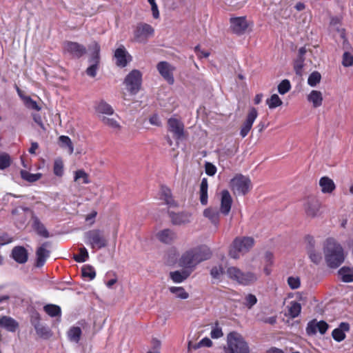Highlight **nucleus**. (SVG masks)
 <instances>
[{
    "mask_svg": "<svg viewBox=\"0 0 353 353\" xmlns=\"http://www.w3.org/2000/svg\"><path fill=\"white\" fill-rule=\"evenodd\" d=\"M228 277L242 285H249L254 283L258 279V276L251 272H243L241 270L234 266H230L225 272Z\"/></svg>",
    "mask_w": 353,
    "mask_h": 353,
    "instance_id": "4",
    "label": "nucleus"
},
{
    "mask_svg": "<svg viewBox=\"0 0 353 353\" xmlns=\"http://www.w3.org/2000/svg\"><path fill=\"white\" fill-rule=\"evenodd\" d=\"M170 217L172 224L181 225L190 223L192 214L186 212L179 213L170 212Z\"/></svg>",
    "mask_w": 353,
    "mask_h": 353,
    "instance_id": "26",
    "label": "nucleus"
},
{
    "mask_svg": "<svg viewBox=\"0 0 353 353\" xmlns=\"http://www.w3.org/2000/svg\"><path fill=\"white\" fill-rule=\"evenodd\" d=\"M212 345V341L208 337H205L202 339L198 343L192 345L191 343L189 342L188 344V350H190L191 348L194 350L198 349L201 347H211Z\"/></svg>",
    "mask_w": 353,
    "mask_h": 353,
    "instance_id": "53",
    "label": "nucleus"
},
{
    "mask_svg": "<svg viewBox=\"0 0 353 353\" xmlns=\"http://www.w3.org/2000/svg\"><path fill=\"white\" fill-rule=\"evenodd\" d=\"M89 257L87 249L81 247L79 249V254L74 256V259L78 263H83L88 260Z\"/></svg>",
    "mask_w": 353,
    "mask_h": 353,
    "instance_id": "52",
    "label": "nucleus"
},
{
    "mask_svg": "<svg viewBox=\"0 0 353 353\" xmlns=\"http://www.w3.org/2000/svg\"><path fill=\"white\" fill-rule=\"evenodd\" d=\"M64 50L71 56L81 57L85 53V48L77 42L68 41L64 44Z\"/></svg>",
    "mask_w": 353,
    "mask_h": 353,
    "instance_id": "21",
    "label": "nucleus"
},
{
    "mask_svg": "<svg viewBox=\"0 0 353 353\" xmlns=\"http://www.w3.org/2000/svg\"><path fill=\"white\" fill-rule=\"evenodd\" d=\"M13 219L17 228H23L28 216H34L33 212L28 208H17L12 210Z\"/></svg>",
    "mask_w": 353,
    "mask_h": 353,
    "instance_id": "13",
    "label": "nucleus"
},
{
    "mask_svg": "<svg viewBox=\"0 0 353 353\" xmlns=\"http://www.w3.org/2000/svg\"><path fill=\"white\" fill-rule=\"evenodd\" d=\"M32 228L39 236L45 238L49 236V233L46 227L35 216H32Z\"/></svg>",
    "mask_w": 353,
    "mask_h": 353,
    "instance_id": "37",
    "label": "nucleus"
},
{
    "mask_svg": "<svg viewBox=\"0 0 353 353\" xmlns=\"http://www.w3.org/2000/svg\"><path fill=\"white\" fill-rule=\"evenodd\" d=\"M12 241V239L6 233H0V248Z\"/></svg>",
    "mask_w": 353,
    "mask_h": 353,
    "instance_id": "64",
    "label": "nucleus"
},
{
    "mask_svg": "<svg viewBox=\"0 0 353 353\" xmlns=\"http://www.w3.org/2000/svg\"><path fill=\"white\" fill-rule=\"evenodd\" d=\"M223 336L222 328L219 323L216 322L212 326L210 332V336L214 339H218Z\"/></svg>",
    "mask_w": 353,
    "mask_h": 353,
    "instance_id": "54",
    "label": "nucleus"
},
{
    "mask_svg": "<svg viewBox=\"0 0 353 353\" xmlns=\"http://www.w3.org/2000/svg\"><path fill=\"white\" fill-rule=\"evenodd\" d=\"M81 336V330L79 327H72L68 332V337L72 342L77 343Z\"/></svg>",
    "mask_w": 353,
    "mask_h": 353,
    "instance_id": "44",
    "label": "nucleus"
},
{
    "mask_svg": "<svg viewBox=\"0 0 353 353\" xmlns=\"http://www.w3.org/2000/svg\"><path fill=\"white\" fill-rule=\"evenodd\" d=\"M344 50H345V52L343 54L342 65L344 67H350L353 65V55L350 52L347 51L349 49Z\"/></svg>",
    "mask_w": 353,
    "mask_h": 353,
    "instance_id": "56",
    "label": "nucleus"
},
{
    "mask_svg": "<svg viewBox=\"0 0 353 353\" xmlns=\"http://www.w3.org/2000/svg\"><path fill=\"white\" fill-rule=\"evenodd\" d=\"M12 256L14 261L19 263H25L28 261V252L22 246H17L13 248Z\"/></svg>",
    "mask_w": 353,
    "mask_h": 353,
    "instance_id": "31",
    "label": "nucleus"
},
{
    "mask_svg": "<svg viewBox=\"0 0 353 353\" xmlns=\"http://www.w3.org/2000/svg\"><path fill=\"white\" fill-rule=\"evenodd\" d=\"M114 57L116 59L117 65L121 68L125 67L132 61V56L122 45L116 49Z\"/></svg>",
    "mask_w": 353,
    "mask_h": 353,
    "instance_id": "16",
    "label": "nucleus"
},
{
    "mask_svg": "<svg viewBox=\"0 0 353 353\" xmlns=\"http://www.w3.org/2000/svg\"><path fill=\"white\" fill-rule=\"evenodd\" d=\"M53 172L57 176L59 177H61L63 175V162L61 159L58 158L54 160Z\"/></svg>",
    "mask_w": 353,
    "mask_h": 353,
    "instance_id": "49",
    "label": "nucleus"
},
{
    "mask_svg": "<svg viewBox=\"0 0 353 353\" xmlns=\"http://www.w3.org/2000/svg\"><path fill=\"white\" fill-rule=\"evenodd\" d=\"M157 238L163 243L172 244L176 240L177 234L173 230L164 229L157 234Z\"/></svg>",
    "mask_w": 353,
    "mask_h": 353,
    "instance_id": "25",
    "label": "nucleus"
},
{
    "mask_svg": "<svg viewBox=\"0 0 353 353\" xmlns=\"http://www.w3.org/2000/svg\"><path fill=\"white\" fill-rule=\"evenodd\" d=\"M168 130L173 134L176 139H181L184 134L183 123L176 117H171L168 121Z\"/></svg>",
    "mask_w": 353,
    "mask_h": 353,
    "instance_id": "14",
    "label": "nucleus"
},
{
    "mask_svg": "<svg viewBox=\"0 0 353 353\" xmlns=\"http://www.w3.org/2000/svg\"><path fill=\"white\" fill-rule=\"evenodd\" d=\"M194 52L199 59L207 58L210 55L209 52L201 50L199 46H196L194 48Z\"/></svg>",
    "mask_w": 353,
    "mask_h": 353,
    "instance_id": "63",
    "label": "nucleus"
},
{
    "mask_svg": "<svg viewBox=\"0 0 353 353\" xmlns=\"http://www.w3.org/2000/svg\"><path fill=\"white\" fill-rule=\"evenodd\" d=\"M350 325L347 323H341L339 327L332 331V335L333 339L337 342L342 341L345 338V332L348 331Z\"/></svg>",
    "mask_w": 353,
    "mask_h": 353,
    "instance_id": "33",
    "label": "nucleus"
},
{
    "mask_svg": "<svg viewBox=\"0 0 353 353\" xmlns=\"http://www.w3.org/2000/svg\"><path fill=\"white\" fill-rule=\"evenodd\" d=\"M83 241L92 250H100L108 245V239L103 231L99 229H92L85 232Z\"/></svg>",
    "mask_w": 353,
    "mask_h": 353,
    "instance_id": "5",
    "label": "nucleus"
},
{
    "mask_svg": "<svg viewBox=\"0 0 353 353\" xmlns=\"http://www.w3.org/2000/svg\"><path fill=\"white\" fill-rule=\"evenodd\" d=\"M89 50L91 51L88 60L90 65L86 70V74L90 77H94L97 74L100 60V46L97 43H93L89 46Z\"/></svg>",
    "mask_w": 353,
    "mask_h": 353,
    "instance_id": "10",
    "label": "nucleus"
},
{
    "mask_svg": "<svg viewBox=\"0 0 353 353\" xmlns=\"http://www.w3.org/2000/svg\"><path fill=\"white\" fill-rule=\"evenodd\" d=\"M224 274V270L221 265H214L210 270V275L213 279L219 281Z\"/></svg>",
    "mask_w": 353,
    "mask_h": 353,
    "instance_id": "47",
    "label": "nucleus"
},
{
    "mask_svg": "<svg viewBox=\"0 0 353 353\" xmlns=\"http://www.w3.org/2000/svg\"><path fill=\"white\" fill-rule=\"evenodd\" d=\"M230 186L236 195H245L252 188L250 179L242 174H237L230 180Z\"/></svg>",
    "mask_w": 353,
    "mask_h": 353,
    "instance_id": "8",
    "label": "nucleus"
},
{
    "mask_svg": "<svg viewBox=\"0 0 353 353\" xmlns=\"http://www.w3.org/2000/svg\"><path fill=\"white\" fill-rule=\"evenodd\" d=\"M81 273L83 277L88 278L90 281L94 279L96 276V272L94 268L88 265H84L82 268Z\"/></svg>",
    "mask_w": 353,
    "mask_h": 353,
    "instance_id": "51",
    "label": "nucleus"
},
{
    "mask_svg": "<svg viewBox=\"0 0 353 353\" xmlns=\"http://www.w3.org/2000/svg\"><path fill=\"white\" fill-rule=\"evenodd\" d=\"M220 211L213 208H208L203 211V216L217 229L220 221Z\"/></svg>",
    "mask_w": 353,
    "mask_h": 353,
    "instance_id": "27",
    "label": "nucleus"
},
{
    "mask_svg": "<svg viewBox=\"0 0 353 353\" xmlns=\"http://www.w3.org/2000/svg\"><path fill=\"white\" fill-rule=\"evenodd\" d=\"M191 272L188 270L180 271H174L170 273V276L174 283H180L184 281L190 275Z\"/></svg>",
    "mask_w": 353,
    "mask_h": 353,
    "instance_id": "39",
    "label": "nucleus"
},
{
    "mask_svg": "<svg viewBox=\"0 0 353 353\" xmlns=\"http://www.w3.org/2000/svg\"><path fill=\"white\" fill-rule=\"evenodd\" d=\"M307 101L312 105V107L317 108L322 105L323 94L321 91L313 90L307 95Z\"/></svg>",
    "mask_w": 353,
    "mask_h": 353,
    "instance_id": "28",
    "label": "nucleus"
},
{
    "mask_svg": "<svg viewBox=\"0 0 353 353\" xmlns=\"http://www.w3.org/2000/svg\"><path fill=\"white\" fill-rule=\"evenodd\" d=\"M230 26L234 33L241 34L244 33L248 28V23L244 17H235L230 19Z\"/></svg>",
    "mask_w": 353,
    "mask_h": 353,
    "instance_id": "24",
    "label": "nucleus"
},
{
    "mask_svg": "<svg viewBox=\"0 0 353 353\" xmlns=\"http://www.w3.org/2000/svg\"><path fill=\"white\" fill-rule=\"evenodd\" d=\"M301 311V305L299 303L296 301H291L288 306V315L294 319L300 314Z\"/></svg>",
    "mask_w": 353,
    "mask_h": 353,
    "instance_id": "42",
    "label": "nucleus"
},
{
    "mask_svg": "<svg viewBox=\"0 0 353 353\" xmlns=\"http://www.w3.org/2000/svg\"><path fill=\"white\" fill-rule=\"evenodd\" d=\"M283 103L280 97L276 94H272L270 98L267 99L266 104L268 105L270 109H274Z\"/></svg>",
    "mask_w": 353,
    "mask_h": 353,
    "instance_id": "48",
    "label": "nucleus"
},
{
    "mask_svg": "<svg viewBox=\"0 0 353 353\" xmlns=\"http://www.w3.org/2000/svg\"><path fill=\"white\" fill-rule=\"evenodd\" d=\"M254 239L252 237H237L236 238L230 249V257L237 259L241 254H244L253 246Z\"/></svg>",
    "mask_w": 353,
    "mask_h": 353,
    "instance_id": "6",
    "label": "nucleus"
},
{
    "mask_svg": "<svg viewBox=\"0 0 353 353\" xmlns=\"http://www.w3.org/2000/svg\"><path fill=\"white\" fill-rule=\"evenodd\" d=\"M328 329L327 323L324 321H317L316 319L310 321L306 327V332L308 335L312 336L319 332L324 334Z\"/></svg>",
    "mask_w": 353,
    "mask_h": 353,
    "instance_id": "15",
    "label": "nucleus"
},
{
    "mask_svg": "<svg viewBox=\"0 0 353 353\" xmlns=\"http://www.w3.org/2000/svg\"><path fill=\"white\" fill-rule=\"evenodd\" d=\"M44 311L51 317L61 316V307L57 305L48 304L44 306Z\"/></svg>",
    "mask_w": 353,
    "mask_h": 353,
    "instance_id": "45",
    "label": "nucleus"
},
{
    "mask_svg": "<svg viewBox=\"0 0 353 353\" xmlns=\"http://www.w3.org/2000/svg\"><path fill=\"white\" fill-rule=\"evenodd\" d=\"M74 182L78 185L90 183L88 174L83 170H77L74 172Z\"/></svg>",
    "mask_w": 353,
    "mask_h": 353,
    "instance_id": "36",
    "label": "nucleus"
},
{
    "mask_svg": "<svg viewBox=\"0 0 353 353\" xmlns=\"http://www.w3.org/2000/svg\"><path fill=\"white\" fill-rule=\"evenodd\" d=\"M18 325V323L10 316H3L0 317V328H3L8 332H14L16 331Z\"/></svg>",
    "mask_w": 353,
    "mask_h": 353,
    "instance_id": "29",
    "label": "nucleus"
},
{
    "mask_svg": "<svg viewBox=\"0 0 353 353\" xmlns=\"http://www.w3.org/2000/svg\"><path fill=\"white\" fill-rule=\"evenodd\" d=\"M323 246L327 265L332 269L339 268L345 259L343 246L333 238L327 239Z\"/></svg>",
    "mask_w": 353,
    "mask_h": 353,
    "instance_id": "2",
    "label": "nucleus"
},
{
    "mask_svg": "<svg viewBox=\"0 0 353 353\" xmlns=\"http://www.w3.org/2000/svg\"><path fill=\"white\" fill-rule=\"evenodd\" d=\"M319 185L323 193H331L336 188L333 180L327 176H323L320 179Z\"/></svg>",
    "mask_w": 353,
    "mask_h": 353,
    "instance_id": "34",
    "label": "nucleus"
},
{
    "mask_svg": "<svg viewBox=\"0 0 353 353\" xmlns=\"http://www.w3.org/2000/svg\"><path fill=\"white\" fill-rule=\"evenodd\" d=\"M50 243L49 242L43 243L39 246L36 252L37 260L36 266L41 268L44 265L47 259L50 256V251L49 250Z\"/></svg>",
    "mask_w": 353,
    "mask_h": 353,
    "instance_id": "20",
    "label": "nucleus"
},
{
    "mask_svg": "<svg viewBox=\"0 0 353 353\" xmlns=\"http://www.w3.org/2000/svg\"><path fill=\"white\" fill-rule=\"evenodd\" d=\"M212 252L206 245H200L188 250L183 252L179 260V265L190 272L198 264L209 259Z\"/></svg>",
    "mask_w": 353,
    "mask_h": 353,
    "instance_id": "1",
    "label": "nucleus"
},
{
    "mask_svg": "<svg viewBox=\"0 0 353 353\" xmlns=\"http://www.w3.org/2000/svg\"><path fill=\"white\" fill-rule=\"evenodd\" d=\"M305 59L296 58L294 63V69L297 75L301 76Z\"/></svg>",
    "mask_w": 353,
    "mask_h": 353,
    "instance_id": "59",
    "label": "nucleus"
},
{
    "mask_svg": "<svg viewBox=\"0 0 353 353\" xmlns=\"http://www.w3.org/2000/svg\"><path fill=\"white\" fill-rule=\"evenodd\" d=\"M10 164V159L8 154L0 155V169L3 170L9 167Z\"/></svg>",
    "mask_w": 353,
    "mask_h": 353,
    "instance_id": "61",
    "label": "nucleus"
},
{
    "mask_svg": "<svg viewBox=\"0 0 353 353\" xmlns=\"http://www.w3.org/2000/svg\"><path fill=\"white\" fill-rule=\"evenodd\" d=\"M339 19L338 18H332L330 21V28L336 32L334 37L338 39L342 40L343 48L347 50L350 48V45L345 37V30L339 26Z\"/></svg>",
    "mask_w": 353,
    "mask_h": 353,
    "instance_id": "18",
    "label": "nucleus"
},
{
    "mask_svg": "<svg viewBox=\"0 0 353 353\" xmlns=\"http://www.w3.org/2000/svg\"><path fill=\"white\" fill-rule=\"evenodd\" d=\"M304 243L309 259L312 263L319 264L323 260L321 244L310 235L305 236Z\"/></svg>",
    "mask_w": 353,
    "mask_h": 353,
    "instance_id": "7",
    "label": "nucleus"
},
{
    "mask_svg": "<svg viewBox=\"0 0 353 353\" xmlns=\"http://www.w3.org/2000/svg\"><path fill=\"white\" fill-rule=\"evenodd\" d=\"M291 89V84L289 80H283L278 85V92L281 94H285Z\"/></svg>",
    "mask_w": 353,
    "mask_h": 353,
    "instance_id": "58",
    "label": "nucleus"
},
{
    "mask_svg": "<svg viewBox=\"0 0 353 353\" xmlns=\"http://www.w3.org/2000/svg\"><path fill=\"white\" fill-rule=\"evenodd\" d=\"M21 175L22 179L29 182H35L41 178V173L32 174L26 170H21Z\"/></svg>",
    "mask_w": 353,
    "mask_h": 353,
    "instance_id": "50",
    "label": "nucleus"
},
{
    "mask_svg": "<svg viewBox=\"0 0 353 353\" xmlns=\"http://www.w3.org/2000/svg\"><path fill=\"white\" fill-rule=\"evenodd\" d=\"M208 183L205 178L202 179L200 184V202L203 205H205L208 201Z\"/></svg>",
    "mask_w": 353,
    "mask_h": 353,
    "instance_id": "38",
    "label": "nucleus"
},
{
    "mask_svg": "<svg viewBox=\"0 0 353 353\" xmlns=\"http://www.w3.org/2000/svg\"><path fill=\"white\" fill-rule=\"evenodd\" d=\"M205 173L208 176H214L216 172V168L214 165L210 162H206L205 164Z\"/></svg>",
    "mask_w": 353,
    "mask_h": 353,
    "instance_id": "62",
    "label": "nucleus"
},
{
    "mask_svg": "<svg viewBox=\"0 0 353 353\" xmlns=\"http://www.w3.org/2000/svg\"><path fill=\"white\" fill-rule=\"evenodd\" d=\"M288 283L291 289H298L301 285L300 279L298 276H290L288 279Z\"/></svg>",
    "mask_w": 353,
    "mask_h": 353,
    "instance_id": "60",
    "label": "nucleus"
},
{
    "mask_svg": "<svg viewBox=\"0 0 353 353\" xmlns=\"http://www.w3.org/2000/svg\"><path fill=\"white\" fill-rule=\"evenodd\" d=\"M321 76L318 72H313L307 79V83L311 87H315L321 81Z\"/></svg>",
    "mask_w": 353,
    "mask_h": 353,
    "instance_id": "57",
    "label": "nucleus"
},
{
    "mask_svg": "<svg viewBox=\"0 0 353 353\" xmlns=\"http://www.w3.org/2000/svg\"><path fill=\"white\" fill-rule=\"evenodd\" d=\"M154 28L148 23H139L134 30V40L140 43H145L154 34Z\"/></svg>",
    "mask_w": 353,
    "mask_h": 353,
    "instance_id": "9",
    "label": "nucleus"
},
{
    "mask_svg": "<svg viewBox=\"0 0 353 353\" xmlns=\"http://www.w3.org/2000/svg\"><path fill=\"white\" fill-rule=\"evenodd\" d=\"M94 108L96 114L100 120L101 117L112 116L114 113V110L112 107L103 100L96 102Z\"/></svg>",
    "mask_w": 353,
    "mask_h": 353,
    "instance_id": "22",
    "label": "nucleus"
},
{
    "mask_svg": "<svg viewBox=\"0 0 353 353\" xmlns=\"http://www.w3.org/2000/svg\"><path fill=\"white\" fill-rule=\"evenodd\" d=\"M227 345L225 353H249L250 351L247 342L237 332H231L228 334Z\"/></svg>",
    "mask_w": 353,
    "mask_h": 353,
    "instance_id": "3",
    "label": "nucleus"
},
{
    "mask_svg": "<svg viewBox=\"0 0 353 353\" xmlns=\"http://www.w3.org/2000/svg\"><path fill=\"white\" fill-rule=\"evenodd\" d=\"M160 199L163 200L164 203L169 208L176 206V203L172 198L170 189L166 186H161V188Z\"/></svg>",
    "mask_w": 353,
    "mask_h": 353,
    "instance_id": "30",
    "label": "nucleus"
},
{
    "mask_svg": "<svg viewBox=\"0 0 353 353\" xmlns=\"http://www.w3.org/2000/svg\"><path fill=\"white\" fill-rule=\"evenodd\" d=\"M113 117H110V116H103L101 117V121L105 125L111 128L114 130H120L121 128V125L118 122L116 118H119L117 114L112 115Z\"/></svg>",
    "mask_w": 353,
    "mask_h": 353,
    "instance_id": "35",
    "label": "nucleus"
},
{
    "mask_svg": "<svg viewBox=\"0 0 353 353\" xmlns=\"http://www.w3.org/2000/svg\"><path fill=\"white\" fill-rule=\"evenodd\" d=\"M320 208L319 201L316 199H310L307 201L305 210L308 216L314 217L318 214Z\"/></svg>",
    "mask_w": 353,
    "mask_h": 353,
    "instance_id": "32",
    "label": "nucleus"
},
{
    "mask_svg": "<svg viewBox=\"0 0 353 353\" xmlns=\"http://www.w3.org/2000/svg\"><path fill=\"white\" fill-rule=\"evenodd\" d=\"M338 273L342 281L345 283L353 282V269L344 266L339 270Z\"/></svg>",
    "mask_w": 353,
    "mask_h": 353,
    "instance_id": "40",
    "label": "nucleus"
},
{
    "mask_svg": "<svg viewBox=\"0 0 353 353\" xmlns=\"http://www.w3.org/2000/svg\"><path fill=\"white\" fill-rule=\"evenodd\" d=\"M31 322L36 330L37 334L40 337L48 339L51 336L50 329L40 323L39 316L38 314H36L34 316H32Z\"/></svg>",
    "mask_w": 353,
    "mask_h": 353,
    "instance_id": "23",
    "label": "nucleus"
},
{
    "mask_svg": "<svg viewBox=\"0 0 353 353\" xmlns=\"http://www.w3.org/2000/svg\"><path fill=\"white\" fill-rule=\"evenodd\" d=\"M142 74L138 70H132L125 78L124 83L127 90L132 94H137L140 90Z\"/></svg>",
    "mask_w": 353,
    "mask_h": 353,
    "instance_id": "11",
    "label": "nucleus"
},
{
    "mask_svg": "<svg viewBox=\"0 0 353 353\" xmlns=\"http://www.w3.org/2000/svg\"><path fill=\"white\" fill-rule=\"evenodd\" d=\"M257 303V298L252 294H247L244 298L243 304L248 309H251Z\"/></svg>",
    "mask_w": 353,
    "mask_h": 353,
    "instance_id": "55",
    "label": "nucleus"
},
{
    "mask_svg": "<svg viewBox=\"0 0 353 353\" xmlns=\"http://www.w3.org/2000/svg\"><path fill=\"white\" fill-rule=\"evenodd\" d=\"M257 116L258 112L256 109L254 108H251L240 130V134L242 137H245L248 135L252 127L254 121L257 118Z\"/></svg>",
    "mask_w": 353,
    "mask_h": 353,
    "instance_id": "17",
    "label": "nucleus"
},
{
    "mask_svg": "<svg viewBox=\"0 0 353 353\" xmlns=\"http://www.w3.org/2000/svg\"><path fill=\"white\" fill-rule=\"evenodd\" d=\"M17 91H18V93H19L20 97L23 101L25 105L28 108L37 111H39L41 109V108L37 104V103L35 101H34L30 97L22 95L20 93V91L19 89L17 90Z\"/></svg>",
    "mask_w": 353,
    "mask_h": 353,
    "instance_id": "41",
    "label": "nucleus"
},
{
    "mask_svg": "<svg viewBox=\"0 0 353 353\" xmlns=\"http://www.w3.org/2000/svg\"><path fill=\"white\" fill-rule=\"evenodd\" d=\"M175 67L167 61H160L157 65V70L162 78L169 84L174 83V72Z\"/></svg>",
    "mask_w": 353,
    "mask_h": 353,
    "instance_id": "12",
    "label": "nucleus"
},
{
    "mask_svg": "<svg viewBox=\"0 0 353 353\" xmlns=\"http://www.w3.org/2000/svg\"><path fill=\"white\" fill-rule=\"evenodd\" d=\"M170 292L173 294L176 298L181 299H186L189 297V294L185 292V289L183 287H170Z\"/></svg>",
    "mask_w": 353,
    "mask_h": 353,
    "instance_id": "46",
    "label": "nucleus"
},
{
    "mask_svg": "<svg viewBox=\"0 0 353 353\" xmlns=\"http://www.w3.org/2000/svg\"><path fill=\"white\" fill-rule=\"evenodd\" d=\"M220 201V212L225 216L228 215L233 202L232 197L228 190H223L221 192Z\"/></svg>",
    "mask_w": 353,
    "mask_h": 353,
    "instance_id": "19",
    "label": "nucleus"
},
{
    "mask_svg": "<svg viewBox=\"0 0 353 353\" xmlns=\"http://www.w3.org/2000/svg\"><path fill=\"white\" fill-rule=\"evenodd\" d=\"M59 145L61 148H67L70 154L74 152V146L70 138L68 136L61 135L59 137Z\"/></svg>",
    "mask_w": 353,
    "mask_h": 353,
    "instance_id": "43",
    "label": "nucleus"
}]
</instances>
